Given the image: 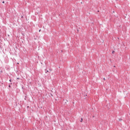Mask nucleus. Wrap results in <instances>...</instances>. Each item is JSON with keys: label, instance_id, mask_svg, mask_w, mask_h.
Returning a JSON list of instances; mask_svg holds the SVG:
<instances>
[{"label": "nucleus", "instance_id": "f257e3e1", "mask_svg": "<svg viewBox=\"0 0 130 130\" xmlns=\"http://www.w3.org/2000/svg\"><path fill=\"white\" fill-rule=\"evenodd\" d=\"M8 87H8V89H10V88H11V85L9 84V86H8Z\"/></svg>", "mask_w": 130, "mask_h": 130}, {"label": "nucleus", "instance_id": "f03ea898", "mask_svg": "<svg viewBox=\"0 0 130 130\" xmlns=\"http://www.w3.org/2000/svg\"><path fill=\"white\" fill-rule=\"evenodd\" d=\"M82 121H83V118H81L80 122H82Z\"/></svg>", "mask_w": 130, "mask_h": 130}, {"label": "nucleus", "instance_id": "7ed1b4c3", "mask_svg": "<svg viewBox=\"0 0 130 130\" xmlns=\"http://www.w3.org/2000/svg\"><path fill=\"white\" fill-rule=\"evenodd\" d=\"M115 52V51H112V53H114Z\"/></svg>", "mask_w": 130, "mask_h": 130}, {"label": "nucleus", "instance_id": "20e7f679", "mask_svg": "<svg viewBox=\"0 0 130 130\" xmlns=\"http://www.w3.org/2000/svg\"><path fill=\"white\" fill-rule=\"evenodd\" d=\"M9 82H12V79H10L9 80Z\"/></svg>", "mask_w": 130, "mask_h": 130}, {"label": "nucleus", "instance_id": "39448f33", "mask_svg": "<svg viewBox=\"0 0 130 130\" xmlns=\"http://www.w3.org/2000/svg\"><path fill=\"white\" fill-rule=\"evenodd\" d=\"M49 71H48V70H47L46 72V73H49Z\"/></svg>", "mask_w": 130, "mask_h": 130}, {"label": "nucleus", "instance_id": "423d86ee", "mask_svg": "<svg viewBox=\"0 0 130 130\" xmlns=\"http://www.w3.org/2000/svg\"><path fill=\"white\" fill-rule=\"evenodd\" d=\"M50 72H51L52 71L51 69H49Z\"/></svg>", "mask_w": 130, "mask_h": 130}, {"label": "nucleus", "instance_id": "0eeeda50", "mask_svg": "<svg viewBox=\"0 0 130 130\" xmlns=\"http://www.w3.org/2000/svg\"><path fill=\"white\" fill-rule=\"evenodd\" d=\"M2 3L3 4H5V1H3Z\"/></svg>", "mask_w": 130, "mask_h": 130}, {"label": "nucleus", "instance_id": "6e6552de", "mask_svg": "<svg viewBox=\"0 0 130 130\" xmlns=\"http://www.w3.org/2000/svg\"><path fill=\"white\" fill-rule=\"evenodd\" d=\"M41 31V29H40L39 30V32H40Z\"/></svg>", "mask_w": 130, "mask_h": 130}, {"label": "nucleus", "instance_id": "1a4fd4ad", "mask_svg": "<svg viewBox=\"0 0 130 130\" xmlns=\"http://www.w3.org/2000/svg\"><path fill=\"white\" fill-rule=\"evenodd\" d=\"M19 79H20V78H17V80H19Z\"/></svg>", "mask_w": 130, "mask_h": 130}, {"label": "nucleus", "instance_id": "9d476101", "mask_svg": "<svg viewBox=\"0 0 130 130\" xmlns=\"http://www.w3.org/2000/svg\"><path fill=\"white\" fill-rule=\"evenodd\" d=\"M104 80H105V78H104Z\"/></svg>", "mask_w": 130, "mask_h": 130}, {"label": "nucleus", "instance_id": "9b49d317", "mask_svg": "<svg viewBox=\"0 0 130 130\" xmlns=\"http://www.w3.org/2000/svg\"><path fill=\"white\" fill-rule=\"evenodd\" d=\"M10 84H11V85H12V83H11Z\"/></svg>", "mask_w": 130, "mask_h": 130}, {"label": "nucleus", "instance_id": "f8f14e48", "mask_svg": "<svg viewBox=\"0 0 130 130\" xmlns=\"http://www.w3.org/2000/svg\"><path fill=\"white\" fill-rule=\"evenodd\" d=\"M114 68H115V66H114Z\"/></svg>", "mask_w": 130, "mask_h": 130}]
</instances>
